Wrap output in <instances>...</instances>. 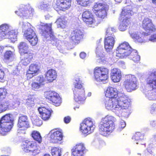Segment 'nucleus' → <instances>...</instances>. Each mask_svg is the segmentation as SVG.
<instances>
[{"mask_svg":"<svg viewBox=\"0 0 156 156\" xmlns=\"http://www.w3.org/2000/svg\"><path fill=\"white\" fill-rule=\"evenodd\" d=\"M130 102L129 96L124 93L119 94L117 98H106L104 101L106 108L112 110L119 116L121 115L124 110L129 109Z\"/></svg>","mask_w":156,"mask_h":156,"instance_id":"f257e3e1","label":"nucleus"},{"mask_svg":"<svg viewBox=\"0 0 156 156\" xmlns=\"http://www.w3.org/2000/svg\"><path fill=\"white\" fill-rule=\"evenodd\" d=\"M115 121V118L110 115H108L103 118L99 125L100 133L107 136L112 133L115 129L114 122Z\"/></svg>","mask_w":156,"mask_h":156,"instance_id":"f03ea898","label":"nucleus"},{"mask_svg":"<svg viewBox=\"0 0 156 156\" xmlns=\"http://www.w3.org/2000/svg\"><path fill=\"white\" fill-rule=\"evenodd\" d=\"M146 82L151 89L145 93L146 97L150 100H156V71L149 74L146 79Z\"/></svg>","mask_w":156,"mask_h":156,"instance_id":"7ed1b4c3","label":"nucleus"},{"mask_svg":"<svg viewBox=\"0 0 156 156\" xmlns=\"http://www.w3.org/2000/svg\"><path fill=\"white\" fill-rule=\"evenodd\" d=\"M73 85L75 88L73 89L74 99L79 104H82L86 99L85 92L82 88V83L81 79L79 77L75 78Z\"/></svg>","mask_w":156,"mask_h":156,"instance_id":"20e7f679","label":"nucleus"},{"mask_svg":"<svg viewBox=\"0 0 156 156\" xmlns=\"http://www.w3.org/2000/svg\"><path fill=\"white\" fill-rule=\"evenodd\" d=\"M12 115L8 114L2 117L0 120V134L3 136L9 131L13 125Z\"/></svg>","mask_w":156,"mask_h":156,"instance_id":"39448f33","label":"nucleus"},{"mask_svg":"<svg viewBox=\"0 0 156 156\" xmlns=\"http://www.w3.org/2000/svg\"><path fill=\"white\" fill-rule=\"evenodd\" d=\"M39 29L41 30L43 33V34L45 36V33H47L48 35L50 37L51 40L52 41V44L53 45L56 46L59 49L61 43V41L58 40L53 35L51 29V24H47L43 23H41L39 26H38Z\"/></svg>","mask_w":156,"mask_h":156,"instance_id":"423d86ee","label":"nucleus"},{"mask_svg":"<svg viewBox=\"0 0 156 156\" xmlns=\"http://www.w3.org/2000/svg\"><path fill=\"white\" fill-rule=\"evenodd\" d=\"M133 14L130 6L123 8L120 14L121 16L123 17H122L123 20L121 22L119 27L120 30L124 31L127 29L130 23L129 18Z\"/></svg>","mask_w":156,"mask_h":156,"instance_id":"0eeeda50","label":"nucleus"},{"mask_svg":"<svg viewBox=\"0 0 156 156\" xmlns=\"http://www.w3.org/2000/svg\"><path fill=\"white\" fill-rule=\"evenodd\" d=\"M22 148L25 152L33 156L38 154L40 152L39 147L35 142L32 141L27 140L23 141Z\"/></svg>","mask_w":156,"mask_h":156,"instance_id":"6e6552de","label":"nucleus"},{"mask_svg":"<svg viewBox=\"0 0 156 156\" xmlns=\"http://www.w3.org/2000/svg\"><path fill=\"white\" fill-rule=\"evenodd\" d=\"M7 92L5 89L0 88V113L13 108L14 105L11 104V101L9 99L4 100Z\"/></svg>","mask_w":156,"mask_h":156,"instance_id":"1a4fd4ad","label":"nucleus"},{"mask_svg":"<svg viewBox=\"0 0 156 156\" xmlns=\"http://www.w3.org/2000/svg\"><path fill=\"white\" fill-rule=\"evenodd\" d=\"M109 70L106 68L96 67L94 69L95 80L97 81L102 82L105 83L108 81Z\"/></svg>","mask_w":156,"mask_h":156,"instance_id":"9d476101","label":"nucleus"},{"mask_svg":"<svg viewBox=\"0 0 156 156\" xmlns=\"http://www.w3.org/2000/svg\"><path fill=\"white\" fill-rule=\"evenodd\" d=\"M95 127L94 122L90 118L85 119L80 124V129L84 134H89L92 133Z\"/></svg>","mask_w":156,"mask_h":156,"instance_id":"9b49d317","label":"nucleus"},{"mask_svg":"<svg viewBox=\"0 0 156 156\" xmlns=\"http://www.w3.org/2000/svg\"><path fill=\"white\" fill-rule=\"evenodd\" d=\"M132 49L129 43L124 42L119 44L116 51V56L122 58L129 55Z\"/></svg>","mask_w":156,"mask_h":156,"instance_id":"f8f14e48","label":"nucleus"},{"mask_svg":"<svg viewBox=\"0 0 156 156\" xmlns=\"http://www.w3.org/2000/svg\"><path fill=\"white\" fill-rule=\"evenodd\" d=\"M136 79L134 75H128L126 76L123 85L127 91L131 92L136 89Z\"/></svg>","mask_w":156,"mask_h":156,"instance_id":"ddd939ff","label":"nucleus"},{"mask_svg":"<svg viewBox=\"0 0 156 156\" xmlns=\"http://www.w3.org/2000/svg\"><path fill=\"white\" fill-rule=\"evenodd\" d=\"M94 12L99 18H104L107 15L106 6L100 3H96L94 5L93 9Z\"/></svg>","mask_w":156,"mask_h":156,"instance_id":"4468645a","label":"nucleus"},{"mask_svg":"<svg viewBox=\"0 0 156 156\" xmlns=\"http://www.w3.org/2000/svg\"><path fill=\"white\" fill-rule=\"evenodd\" d=\"M17 126L18 127L17 131L18 133H25L24 130L29 127V123L27 116L22 115L19 117Z\"/></svg>","mask_w":156,"mask_h":156,"instance_id":"2eb2a0df","label":"nucleus"},{"mask_svg":"<svg viewBox=\"0 0 156 156\" xmlns=\"http://www.w3.org/2000/svg\"><path fill=\"white\" fill-rule=\"evenodd\" d=\"M71 151L72 156H83L87 150L84 144L79 143L74 146Z\"/></svg>","mask_w":156,"mask_h":156,"instance_id":"dca6fc26","label":"nucleus"},{"mask_svg":"<svg viewBox=\"0 0 156 156\" xmlns=\"http://www.w3.org/2000/svg\"><path fill=\"white\" fill-rule=\"evenodd\" d=\"M142 26L147 33H151L155 31L154 25L152 23L151 20L148 18H145L143 20Z\"/></svg>","mask_w":156,"mask_h":156,"instance_id":"f3484780","label":"nucleus"},{"mask_svg":"<svg viewBox=\"0 0 156 156\" xmlns=\"http://www.w3.org/2000/svg\"><path fill=\"white\" fill-rule=\"evenodd\" d=\"M39 69V66L37 64L35 63L31 64L27 73L26 76L27 79H30L35 76L37 74Z\"/></svg>","mask_w":156,"mask_h":156,"instance_id":"a211bd4d","label":"nucleus"},{"mask_svg":"<svg viewBox=\"0 0 156 156\" xmlns=\"http://www.w3.org/2000/svg\"><path fill=\"white\" fill-rule=\"evenodd\" d=\"M71 0H57L56 4L57 6L56 10L57 11L59 9L63 11L64 9L69 8L71 5Z\"/></svg>","mask_w":156,"mask_h":156,"instance_id":"6ab92c4d","label":"nucleus"},{"mask_svg":"<svg viewBox=\"0 0 156 156\" xmlns=\"http://www.w3.org/2000/svg\"><path fill=\"white\" fill-rule=\"evenodd\" d=\"M38 110L41 115L42 119L45 121L49 119L52 112L50 108H46L44 107H39Z\"/></svg>","mask_w":156,"mask_h":156,"instance_id":"aec40b11","label":"nucleus"},{"mask_svg":"<svg viewBox=\"0 0 156 156\" xmlns=\"http://www.w3.org/2000/svg\"><path fill=\"white\" fill-rule=\"evenodd\" d=\"M129 33L131 37L135 41L140 43L143 42V36L140 33L138 32L136 30L131 29H130Z\"/></svg>","mask_w":156,"mask_h":156,"instance_id":"412c9836","label":"nucleus"},{"mask_svg":"<svg viewBox=\"0 0 156 156\" xmlns=\"http://www.w3.org/2000/svg\"><path fill=\"white\" fill-rule=\"evenodd\" d=\"M83 20L87 24H91L94 23L95 20L93 18V16L90 12L87 10L84 11L82 15Z\"/></svg>","mask_w":156,"mask_h":156,"instance_id":"4be33fe9","label":"nucleus"},{"mask_svg":"<svg viewBox=\"0 0 156 156\" xmlns=\"http://www.w3.org/2000/svg\"><path fill=\"white\" fill-rule=\"evenodd\" d=\"M115 39L113 37L108 36L105 40V48L107 52L110 51L115 43Z\"/></svg>","mask_w":156,"mask_h":156,"instance_id":"5701e85b","label":"nucleus"},{"mask_svg":"<svg viewBox=\"0 0 156 156\" xmlns=\"http://www.w3.org/2000/svg\"><path fill=\"white\" fill-rule=\"evenodd\" d=\"M111 75L112 80L115 83L119 82L122 77L120 70L115 68L111 70Z\"/></svg>","mask_w":156,"mask_h":156,"instance_id":"b1692460","label":"nucleus"},{"mask_svg":"<svg viewBox=\"0 0 156 156\" xmlns=\"http://www.w3.org/2000/svg\"><path fill=\"white\" fill-rule=\"evenodd\" d=\"M50 133L51 134V141L53 143H58L62 139V133L59 131L53 132V130H51Z\"/></svg>","mask_w":156,"mask_h":156,"instance_id":"393cba45","label":"nucleus"},{"mask_svg":"<svg viewBox=\"0 0 156 156\" xmlns=\"http://www.w3.org/2000/svg\"><path fill=\"white\" fill-rule=\"evenodd\" d=\"M21 55L22 57L21 63L24 66L27 65L33 58V54L30 51L21 54Z\"/></svg>","mask_w":156,"mask_h":156,"instance_id":"a878e982","label":"nucleus"},{"mask_svg":"<svg viewBox=\"0 0 156 156\" xmlns=\"http://www.w3.org/2000/svg\"><path fill=\"white\" fill-rule=\"evenodd\" d=\"M83 33L78 29L73 31L70 35V37L73 41L75 44H78V42L82 37Z\"/></svg>","mask_w":156,"mask_h":156,"instance_id":"bb28decb","label":"nucleus"},{"mask_svg":"<svg viewBox=\"0 0 156 156\" xmlns=\"http://www.w3.org/2000/svg\"><path fill=\"white\" fill-rule=\"evenodd\" d=\"M121 93H117V91L116 89L111 87H108L105 93V95L106 98H116L117 96L118 97V94Z\"/></svg>","mask_w":156,"mask_h":156,"instance_id":"cd10ccee","label":"nucleus"},{"mask_svg":"<svg viewBox=\"0 0 156 156\" xmlns=\"http://www.w3.org/2000/svg\"><path fill=\"white\" fill-rule=\"evenodd\" d=\"M32 9L30 8L29 10H27V7L24 5H22L19 9L18 11H16L15 12L16 14L22 17L29 16V15H30V12L31 10V13L32 12Z\"/></svg>","mask_w":156,"mask_h":156,"instance_id":"c85d7f7f","label":"nucleus"},{"mask_svg":"<svg viewBox=\"0 0 156 156\" xmlns=\"http://www.w3.org/2000/svg\"><path fill=\"white\" fill-rule=\"evenodd\" d=\"M9 28V25L6 24H3L0 26V41L7 38Z\"/></svg>","mask_w":156,"mask_h":156,"instance_id":"c756f323","label":"nucleus"},{"mask_svg":"<svg viewBox=\"0 0 156 156\" xmlns=\"http://www.w3.org/2000/svg\"><path fill=\"white\" fill-rule=\"evenodd\" d=\"M57 77V73L55 70L51 69L47 72L45 76L46 80L49 82H51Z\"/></svg>","mask_w":156,"mask_h":156,"instance_id":"7c9ffc66","label":"nucleus"},{"mask_svg":"<svg viewBox=\"0 0 156 156\" xmlns=\"http://www.w3.org/2000/svg\"><path fill=\"white\" fill-rule=\"evenodd\" d=\"M18 48L20 55L30 51H28V46L25 42H22L20 43L18 45Z\"/></svg>","mask_w":156,"mask_h":156,"instance_id":"2f4dec72","label":"nucleus"},{"mask_svg":"<svg viewBox=\"0 0 156 156\" xmlns=\"http://www.w3.org/2000/svg\"><path fill=\"white\" fill-rule=\"evenodd\" d=\"M55 23L58 28H64L66 26L67 21L64 17L61 16L57 19Z\"/></svg>","mask_w":156,"mask_h":156,"instance_id":"473e14b6","label":"nucleus"},{"mask_svg":"<svg viewBox=\"0 0 156 156\" xmlns=\"http://www.w3.org/2000/svg\"><path fill=\"white\" fill-rule=\"evenodd\" d=\"M18 32L17 30H12L9 32L7 34V38L10 40L12 42H14L17 40Z\"/></svg>","mask_w":156,"mask_h":156,"instance_id":"72a5a7b5","label":"nucleus"},{"mask_svg":"<svg viewBox=\"0 0 156 156\" xmlns=\"http://www.w3.org/2000/svg\"><path fill=\"white\" fill-rule=\"evenodd\" d=\"M132 139L134 140L136 142L137 144L140 143L141 144H143L141 143V141L144 139V135L140 132L136 133L132 137Z\"/></svg>","mask_w":156,"mask_h":156,"instance_id":"f704fd0d","label":"nucleus"},{"mask_svg":"<svg viewBox=\"0 0 156 156\" xmlns=\"http://www.w3.org/2000/svg\"><path fill=\"white\" fill-rule=\"evenodd\" d=\"M129 58L135 62H138L140 59V56L139 55L136 50H133L130 53Z\"/></svg>","mask_w":156,"mask_h":156,"instance_id":"c9c22d12","label":"nucleus"},{"mask_svg":"<svg viewBox=\"0 0 156 156\" xmlns=\"http://www.w3.org/2000/svg\"><path fill=\"white\" fill-rule=\"evenodd\" d=\"M36 34L34 31L30 27L28 28L24 31V37L27 39H30V37Z\"/></svg>","mask_w":156,"mask_h":156,"instance_id":"e433bc0d","label":"nucleus"},{"mask_svg":"<svg viewBox=\"0 0 156 156\" xmlns=\"http://www.w3.org/2000/svg\"><path fill=\"white\" fill-rule=\"evenodd\" d=\"M15 55L14 52L7 51L4 54V58L6 60L11 61L13 60Z\"/></svg>","mask_w":156,"mask_h":156,"instance_id":"4c0bfd02","label":"nucleus"},{"mask_svg":"<svg viewBox=\"0 0 156 156\" xmlns=\"http://www.w3.org/2000/svg\"><path fill=\"white\" fill-rule=\"evenodd\" d=\"M32 137L35 140L39 143H41L42 141V137L40 133L36 131H33L31 134Z\"/></svg>","mask_w":156,"mask_h":156,"instance_id":"58836bf2","label":"nucleus"},{"mask_svg":"<svg viewBox=\"0 0 156 156\" xmlns=\"http://www.w3.org/2000/svg\"><path fill=\"white\" fill-rule=\"evenodd\" d=\"M62 149L60 147H54L51 149L52 156H61Z\"/></svg>","mask_w":156,"mask_h":156,"instance_id":"ea45409f","label":"nucleus"},{"mask_svg":"<svg viewBox=\"0 0 156 156\" xmlns=\"http://www.w3.org/2000/svg\"><path fill=\"white\" fill-rule=\"evenodd\" d=\"M44 95L46 98L50 100L52 98H54L57 95H58V94L54 91H49L46 92L44 94Z\"/></svg>","mask_w":156,"mask_h":156,"instance_id":"a19ab883","label":"nucleus"},{"mask_svg":"<svg viewBox=\"0 0 156 156\" xmlns=\"http://www.w3.org/2000/svg\"><path fill=\"white\" fill-rule=\"evenodd\" d=\"M51 101L55 104V105L57 106H59L61 103V98L58 94V95L52 98Z\"/></svg>","mask_w":156,"mask_h":156,"instance_id":"79ce46f5","label":"nucleus"},{"mask_svg":"<svg viewBox=\"0 0 156 156\" xmlns=\"http://www.w3.org/2000/svg\"><path fill=\"white\" fill-rule=\"evenodd\" d=\"M30 44L32 46L35 45L38 41V39L37 36L36 34L30 37V39H27Z\"/></svg>","mask_w":156,"mask_h":156,"instance_id":"37998d69","label":"nucleus"},{"mask_svg":"<svg viewBox=\"0 0 156 156\" xmlns=\"http://www.w3.org/2000/svg\"><path fill=\"white\" fill-rule=\"evenodd\" d=\"M96 54L97 56L98 57L101 58L103 57V49L101 46L99 45L96 48Z\"/></svg>","mask_w":156,"mask_h":156,"instance_id":"c03bdc74","label":"nucleus"},{"mask_svg":"<svg viewBox=\"0 0 156 156\" xmlns=\"http://www.w3.org/2000/svg\"><path fill=\"white\" fill-rule=\"evenodd\" d=\"M32 89L34 90H37L38 89L41 88L42 86L40 84L38 83L37 82H33L31 84Z\"/></svg>","mask_w":156,"mask_h":156,"instance_id":"a18cd8bd","label":"nucleus"},{"mask_svg":"<svg viewBox=\"0 0 156 156\" xmlns=\"http://www.w3.org/2000/svg\"><path fill=\"white\" fill-rule=\"evenodd\" d=\"M36 81L42 86L45 84V80L43 76H40L36 78Z\"/></svg>","mask_w":156,"mask_h":156,"instance_id":"49530a36","label":"nucleus"},{"mask_svg":"<svg viewBox=\"0 0 156 156\" xmlns=\"http://www.w3.org/2000/svg\"><path fill=\"white\" fill-rule=\"evenodd\" d=\"M78 3L83 6H86L89 3V0H76Z\"/></svg>","mask_w":156,"mask_h":156,"instance_id":"de8ad7c7","label":"nucleus"},{"mask_svg":"<svg viewBox=\"0 0 156 156\" xmlns=\"http://www.w3.org/2000/svg\"><path fill=\"white\" fill-rule=\"evenodd\" d=\"M26 104L29 107H32L34 104V99L32 98H28L26 100Z\"/></svg>","mask_w":156,"mask_h":156,"instance_id":"09e8293b","label":"nucleus"},{"mask_svg":"<svg viewBox=\"0 0 156 156\" xmlns=\"http://www.w3.org/2000/svg\"><path fill=\"white\" fill-rule=\"evenodd\" d=\"M156 106V104H153L150 107L149 110L150 113L153 115H156L155 108L154 107Z\"/></svg>","mask_w":156,"mask_h":156,"instance_id":"8fccbe9b","label":"nucleus"},{"mask_svg":"<svg viewBox=\"0 0 156 156\" xmlns=\"http://www.w3.org/2000/svg\"><path fill=\"white\" fill-rule=\"evenodd\" d=\"M115 31V28L111 27H109L106 31L107 35L111 34Z\"/></svg>","mask_w":156,"mask_h":156,"instance_id":"3c124183","label":"nucleus"},{"mask_svg":"<svg viewBox=\"0 0 156 156\" xmlns=\"http://www.w3.org/2000/svg\"><path fill=\"white\" fill-rule=\"evenodd\" d=\"M5 76L4 71L0 68V82L4 81V78Z\"/></svg>","mask_w":156,"mask_h":156,"instance_id":"603ef678","label":"nucleus"},{"mask_svg":"<svg viewBox=\"0 0 156 156\" xmlns=\"http://www.w3.org/2000/svg\"><path fill=\"white\" fill-rule=\"evenodd\" d=\"M46 62L48 64L51 65L54 62V58L51 57H48L46 59Z\"/></svg>","mask_w":156,"mask_h":156,"instance_id":"864d4df0","label":"nucleus"},{"mask_svg":"<svg viewBox=\"0 0 156 156\" xmlns=\"http://www.w3.org/2000/svg\"><path fill=\"white\" fill-rule=\"evenodd\" d=\"M149 40L152 42L156 41V34L151 35L149 38Z\"/></svg>","mask_w":156,"mask_h":156,"instance_id":"5fc2aeb1","label":"nucleus"},{"mask_svg":"<svg viewBox=\"0 0 156 156\" xmlns=\"http://www.w3.org/2000/svg\"><path fill=\"white\" fill-rule=\"evenodd\" d=\"M22 24V27L24 30L27 28V27L29 26V25L30 26V24L28 23H24L23 22L22 23L21 22H19V24L20 25H21Z\"/></svg>","mask_w":156,"mask_h":156,"instance_id":"6e6d98bb","label":"nucleus"},{"mask_svg":"<svg viewBox=\"0 0 156 156\" xmlns=\"http://www.w3.org/2000/svg\"><path fill=\"white\" fill-rule=\"evenodd\" d=\"M126 126V123L123 120H121L119 124V128L122 129Z\"/></svg>","mask_w":156,"mask_h":156,"instance_id":"4d7b16f0","label":"nucleus"},{"mask_svg":"<svg viewBox=\"0 0 156 156\" xmlns=\"http://www.w3.org/2000/svg\"><path fill=\"white\" fill-rule=\"evenodd\" d=\"M34 123L36 126H40L42 124V121L38 119H36Z\"/></svg>","mask_w":156,"mask_h":156,"instance_id":"13d9d810","label":"nucleus"},{"mask_svg":"<svg viewBox=\"0 0 156 156\" xmlns=\"http://www.w3.org/2000/svg\"><path fill=\"white\" fill-rule=\"evenodd\" d=\"M150 124L152 127L156 128V121L151 120L150 121Z\"/></svg>","mask_w":156,"mask_h":156,"instance_id":"bf43d9fd","label":"nucleus"},{"mask_svg":"<svg viewBox=\"0 0 156 156\" xmlns=\"http://www.w3.org/2000/svg\"><path fill=\"white\" fill-rule=\"evenodd\" d=\"M71 120V118L69 116H67L64 118V121L66 123H68L70 122Z\"/></svg>","mask_w":156,"mask_h":156,"instance_id":"052dcab7","label":"nucleus"},{"mask_svg":"<svg viewBox=\"0 0 156 156\" xmlns=\"http://www.w3.org/2000/svg\"><path fill=\"white\" fill-rule=\"evenodd\" d=\"M144 152L145 154L144 155H148L149 153L151 154L152 153V151L150 149H147L146 150H145L144 151Z\"/></svg>","mask_w":156,"mask_h":156,"instance_id":"680f3d73","label":"nucleus"},{"mask_svg":"<svg viewBox=\"0 0 156 156\" xmlns=\"http://www.w3.org/2000/svg\"><path fill=\"white\" fill-rule=\"evenodd\" d=\"M86 54L84 52H82L80 54V57L82 59H84L86 57Z\"/></svg>","mask_w":156,"mask_h":156,"instance_id":"e2e57ef3","label":"nucleus"},{"mask_svg":"<svg viewBox=\"0 0 156 156\" xmlns=\"http://www.w3.org/2000/svg\"><path fill=\"white\" fill-rule=\"evenodd\" d=\"M41 9H47V8H48V6L49 7V6L48 5L44 4L41 5Z\"/></svg>","mask_w":156,"mask_h":156,"instance_id":"0e129e2a","label":"nucleus"},{"mask_svg":"<svg viewBox=\"0 0 156 156\" xmlns=\"http://www.w3.org/2000/svg\"><path fill=\"white\" fill-rule=\"evenodd\" d=\"M19 73V71L17 69H16L13 71V74L14 75H18Z\"/></svg>","mask_w":156,"mask_h":156,"instance_id":"69168bd1","label":"nucleus"},{"mask_svg":"<svg viewBox=\"0 0 156 156\" xmlns=\"http://www.w3.org/2000/svg\"><path fill=\"white\" fill-rule=\"evenodd\" d=\"M4 47L3 46H0V54H2L3 51Z\"/></svg>","mask_w":156,"mask_h":156,"instance_id":"338daca9","label":"nucleus"},{"mask_svg":"<svg viewBox=\"0 0 156 156\" xmlns=\"http://www.w3.org/2000/svg\"><path fill=\"white\" fill-rule=\"evenodd\" d=\"M152 2L153 4L156 5V0H152Z\"/></svg>","mask_w":156,"mask_h":156,"instance_id":"774afa93","label":"nucleus"}]
</instances>
